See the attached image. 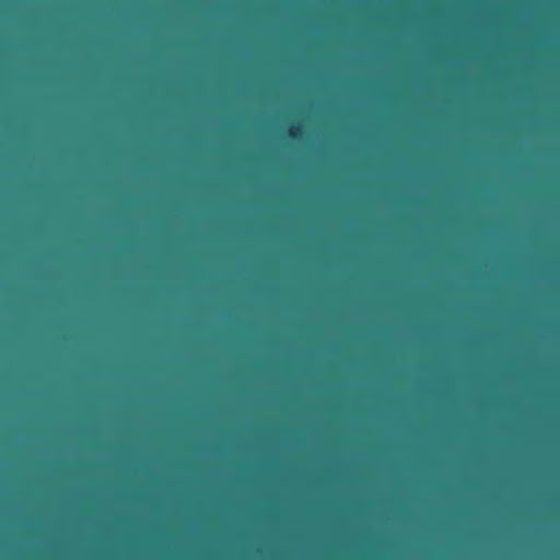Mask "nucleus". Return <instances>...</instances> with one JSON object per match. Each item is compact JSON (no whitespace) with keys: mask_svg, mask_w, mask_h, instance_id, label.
Returning a JSON list of instances; mask_svg holds the SVG:
<instances>
[{"mask_svg":"<svg viewBox=\"0 0 560 560\" xmlns=\"http://www.w3.org/2000/svg\"><path fill=\"white\" fill-rule=\"evenodd\" d=\"M288 135L291 138H293V139L300 137V135H301V126H291L289 128V130H288Z\"/></svg>","mask_w":560,"mask_h":560,"instance_id":"obj_1","label":"nucleus"}]
</instances>
